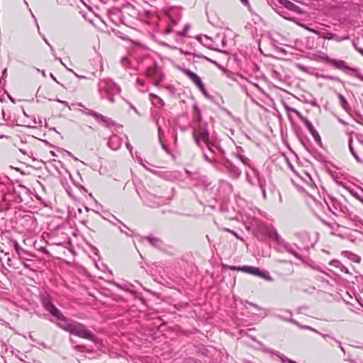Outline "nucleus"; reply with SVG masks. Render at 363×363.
<instances>
[{
  "label": "nucleus",
  "mask_w": 363,
  "mask_h": 363,
  "mask_svg": "<svg viewBox=\"0 0 363 363\" xmlns=\"http://www.w3.org/2000/svg\"><path fill=\"white\" fill-rule=\"evenodd\" d=\"M40 302L43 308L51 315L52 318L49 319L51 323L79 337L89 340L94 343L99 342V338L87 330L85 325L65 316L61 311L53 304L52 298L48 294H42Z\"/></svg>",
  "instance_id": "obj_1"
},
{
  "label": "nucleus",
  "mask_w": 363,
  "mask_h": 363,
  "mask_svg": "<svg viewBox=\"0 0 363 363\" xmlns=\"http://www.w3.org/2000/svg\"><path fill=\"white\" fill-rule=\"evenodd\" d=\"M328 206L334 216L352 218V213L347 206L337 200H332L330 205L328 204Z\"/></svg>",
  "instance_id": "obj_2"
},
{
  "label": "nucleus",
  "mask_w": 363,
  "mask_h": 363,
  "mask_svg": "<svg viewBox=\"0 0 363 363\" xmlns=\"http://www.w3.org/2000/svg\"><path fill=\"white\" fill-rule=\"evenodd\" d=\"M171 198L157 196L147 192L145 197V203L151 208H156L160 206L167 204L170 202Z\"/></svg>",
  "instance_id": "obj_3"
},
{
  "label": "nucleus",
  "mask_w": 363,
  "mask_h": 363,
  "mask_svg": "<svg viewBox=\"0 0 363 363\" xmlns=\"http://www.w3.org/2000/svg\"><path fill=\"white\" fill-rule=\"evenodd\" d=\"M82 111L86 115L94 117L96 121H97L99 123H102L107 128L116 125L115 123L111 118H107L106 116H104L102 114L96 112L95 111L87 109L86 112H84L82 110Z\"/></svg>",
  "instance_id": "obj_4"
},
{
  "label": "nucleus",
  "mask_w": 363,
  "mask_h": 363,
  "mask_svg": "<svg viewBox=\"0 0 363 363\" xmlns=\"http://www.w3.org/2000/svg\"><path fill=\"white\" fill-rule=\"evenodd\" d=\"M333 65L340 70L353 72L359 79L363 82V75L359 73L358 69L348 67L345 61L333 60Z\"/></svg>",
  "instance_id": "obj_5"
},
{
  "label": "nucleus",
  "mask_w": 363,
  "mask_h": 363,
  "mask_svg": "<svg viewBox=\"0 0 363 363\" xmlns=\"http://www.w3.org/2000/svg\"><path fill=\"white\" fill-rule=\"evenodd\" d=\"M107 84L115 86V82H113L111 79H103L99 80L98 83V92L102 99H107L108 96L113 94L106 89V84Z\"/></svg>",
  "instance_id": "obj_6"
},
{
  "label": "nucleus",
  "mask_w": 363,
  "mask_h": 363,
  "mask_svg": "<svg viewBox=\"0 0 363 363\" xmlns=\"http://www.w3.org/2000/svg\"><path fill=\"white\" fill-rule=\"evenodd\" d=\"M193 133L200 136L203 142L207 141L210 138L206 123H201V124L194 129Z\"/></svg>",
  "instance_id": "obj_7"
},
{
  "label": "nucleus",
  "mask_w": 363,
  "mask_h": 363,
  "mask_svg": "<svg viewBox=\"0 0 363 363\" xmlns=\"http://www.w3.org/2000/svg\"><path fill=\"white\" fill-rule=\"evenodd\" d=\"M223 165L228 169L232 177L237 179L241 175V170L229 160H226Z\"/></svg>",
  "instance_id": "obj_8"
},
{
  "label": "nucleus",
  "mask_w": 363,
  "mask_h": 363,
  "mask_svg": "<svg viewBox=\"0 0 363 363\" xmlns=\"http://www.w3.org/2000/svg\"><path fill=\"white\" fill-rule=\"evenodd\" d=\"M123 140L121 137L116 134H113L110 136L108 141V146L113 150H118L122 145Z\"/></svg>",
  "instance_id": "obj_9"
},
{
  "label": "nucleus",
  "mask_w": 363,
  "mask_h": 363,
  "mask_svg": "<svg viewBox=\"0 0 363 363\" xmlns=\"http://www.w3.org/2000/svg\"><path fill=\"white\" fill-rule=\"evenodd\" d=\"M179 69L182 73L188 77L197 87L203 83L201 78L190 69L184 67H179Z\"/></svg>",
  "instance_id": "obj_10"
},
{
  "label": "nucleus",
  "mask_w": 363,
  "mask_h": 363,
  "mask_svg": "<svg viewBox=\"0 0 363 363\" xmlns=\"http://www.w3.org/2000/svg\"><path fill=\"white\" fill-rule=\"evenodd\" d=\"M146 74L149 77H159L160 79H162L164 77V74L162 73L160 67L156 63L147 69Z\"/></svg>",
  "instance_id": "obj_11"
},
{
  "label": "nucleus",
  "mask_w": 363,
  "mask_h": 363,
  "mask_svg": "<svg viewBox=\"0 0 363 363\" xmlns=\"http://www.w3.org/2000/svg\"><path fill=\"white\" fill-rule=\"evenodd\" d=\"M142 240H147L152 247L158 250H161L164 246L163 241L160 238L155 237L153 235H149L147 236L143 237Z\"/></svg>",
  "instance_id": "obj_12"
},
{
  "label": "nucleus",
  "mask_w": 363,
  "mask_h": 363,
  "mask_svg": "<svg viewBox=\"0 0 363 363\" xmlns=\"http://www.w3.org/2000/svg\"><path fill=\"white\" fill-rule=\"evenodd\" d=\"M230 269L233 270L238 269L239 271H242L243 272H246L255 276H258V274L259 273V269L253 266H243L241 267H232Z\"/></svg>",
  "instance_id": "obj_13"
},
{
  "label": "nucleus",
  "mask_w": 363,
  "mask_h": 363,
  "mask_svg": "<svg viewBox=\"0 0 363 363\" xmlns=\"http://www.w3.org/2000/svg\"><path fill=\"white\" fill-rule=\"evenodd\" d=\"M277 1L287 9L296 13H301V9L298 6L290 1L289 0H277Z\"/></svg>",
  "instance_id": "obj_14"
},
{
  "label": "nucleus",
  "mask_w": 363,
  "mask_h": 363,
  "mask_svg": "<svg viewBox=\"0 0 363 363\" xmlns=\"http://www.w3.org/2000/svg\"><path fill=\"white\" fill-rule=\"evenodd\" d=\"M203 143L211 152H214L215 150H218L222 155L224 154V150L218 146L216 140H212L209 138L207 141H204Z\"/></svg>",
  "instance_id": "obj_15"
},
{
  "label": "nucleus",
  "mask_w": 363,
  "mask_h": 363,
  "mask_svg": "<svg viewBox=\"0 0 363 363\" xmlns=\"http://www.w3.org/2000/svg\"><path fill=\"white\" fill-rule=\"evenodd\" d=\"M281 247H283V248L287 252H289V254L292 255L293 256H294L296 258L300 259V260H302L303 258H302V256L301 255H299L298 253H297L291 247V245L286 242L285 240L283 241V242L280 245Z\"/></svg>",
  "instance_id": "obj_16"
},
{
  "label": "nucleus",
  "mask_w": 363,
  "mask_h": 363,
  "mask_svg": "<svg viewBox=\"0 0 363 363\" xmlns=\"http://www.w3.org/2000/svg\"><path fill=\"white\" fill-rule=\"evenodd\" d=\"M281 247H283V248L287 252H289V254L292 255L293 256H294L296 258L300 259V260H302L303 258H302V256L301 255H299L298 253H297L291 247V245L286 242L285 240L283 241V242L280 245Z\"/></svg>",
  "instance_id": "obj_17"
},
{
  "label": "nucleus",
  "mask_w": 363,
  "mask_h": 363,
  "mask_svg": "<svg viewBox=\"0 0 363 363\" xmlns=\"http://www.w3.org/2000/svg\"><path fill=\"white\" fill-rule=\"evenodd\" d=\"M281 247H283V248L287 252H289V254L292 255L293 256H294L296 258L300 259V260H302L303 258H302V256L301 255H299L298 253H297L291 247V245L286 242L285 240L283 241V242L280 245Z\"/></svg>",
  "instance_id": "obj_18"
},
{
  "label": "nucleus",
  "mask_w": 363,
  "mask_h": 363,
  "mask_svg": "<svg viewBox=\"0 0 363 363\" xmlns=\"http://www.w3.org/2000/svg\"><path fill=\"white\" fill-rule=\"evenodd\" d=\"M281 247H283V248L287 252H289V254L292 255L293 256H294L296 258L300 259V260H302L303 258H302V256L301 255H299L298 253H297L291 247V245L286 242L285 240L283 241V242L280 245Z\"/></svg>",
  "instance_id": "obj_19"
},
{
  "label": "nucleus",
  "mask_w": 363,
  "mask_h": 363,
  "mask_svg": "<svg viewBox=\"0 0 363 363\" xmlns=\"http://www.w3.org/2000/svg\"><path fill=\"white\" fill-rule=\"evenodd\" d=\"M320 37L324 39H328V40H335L337 42H340L343 40H347L349 38V36L340 38V37L337 36V35L329 33V32H322Z\"/></svg>",
  "instance_id": "obj_20"
},
{
  "label": "nucleus",
  "mask_w": 363,
  "mask_h": 363,
  "mask_svg": "<svg viewBox=\"0 0 363 363\" xmlns=\"http://www.w3.org/2000/svg\"><path fill=\"white\" fill-rule=\"evenodd\" d=\"M202 45L208 49L220 51L219 48L216 47V45L215 41L207 35H203V42H202Z\"/></svg>",
  "instance_id": "obj_21"
},
{
  "label": "nucleus",
  "mask_w": 363,
  "mask_h": 363,
  "mask_svg": "<svg viewBox=\"0 0 363 363\" xmlns=\"http://www.w3.org/2000/svg\"><path fill=\"white\" fill-rule=\"evenodd\" d=\"M269 236L270 238L274 240L277 244L281 245L284 240L281 238V236L278 234L276 230H272L269 232Z\"/></svg>",
  "instance_id": "obj_22"
},
{
  "label": "nucleus",
  "mask_w": 363,
  "mask_h": 363,
  "mask_svg": "<svg viewBox=\"0 0 363 363\" xmlns=\"http://www.w3.org/2000/svg\"><path fill=\"white\" fill-rule=\"evenodd\" d=\"M337 96L339 98L340 104L342 106V108L345 111L349 112V111H350V106H349V104H348L347 101L345 98V96L342 94H338Z\"/></svg>",
  "instance_id": "obj_23"
},
{
  "label": "nucleus",
  "mask_w": 363,
  "mask_h": 363,
  "mask_svg": "<svg viewBox=\"0 0 363 363\" xmlns=\"http://www.w3.org/2000/svg\"><path fill=\"white\" fill-rule=\"evenodd\" d=\"M291 321V323L296 325L298 328H299L300 329H306V330H309L311 331H313L315 333H318V334H320L322 335V333H320V332H318L316 329L312 328L311 326H309V325H303L301 324H300L298 321L296 320H290Z\"/></svg>",
  "instance_id": "obj_24"
},
{
  "label": "nucleus",
  "mask_w": 363,
  "mask_h": 363,
  "mask_svg": "<svg viewBox=\"0 0 363 363\" xmlns=\"http://www.w3.org/2000/svg\"><path fill=\"white\" fill-rule=\"evenodd\" d=\"M258 184H259L260 189L262 190L263 198L264 199H267V184H266L265 180L259 177H258Z\"/></svg>",
  "instance_id": "obj_25"
},
{
  "label": "nucleus",
  "mask_w": 363,
  "mask_h": 363,
  "mask_svg": "<svg viewBox=\"0 0 363 363\" xmlns=\"http://www.w3.org/2000/svg\"><path fill=\"white\" fill-rule=\"evenodd\" d=\"M352 138H350V143H349V149H350V152L352 153V155L354 156V157L355 158V160L359 162V163H362V160L358 157V155H357L356 152L354 151L352 145Z\"/></svg>",
  "instance_id": "obj_26"
},
{
  "label": "nucleus",
  "mask_w": 363,
  "mask_h": 363,
  "mask_svg": "<svg viewBox=\"0 0 363 363\" xmlns=\"http://www.w3.org/2000/svg\"><path fill=\"white\" fill-rule=\"evenodd\" d=\"M257 277H261V278H262L265 280L269 281H273V278L270 276L269 272H262L260 269H259V273L258 274Z\"/></svg>",
  "instance_id": "obj_27"
},
{
  "label": "nucleus",
  "mask_w": 363,
  "mask_h": 363,
  "mask_svg": "<svg viewBox=\"0 0 363 363\" xmlns=\"http://www.w3.org/2000/svg\"><path fill=\"white\" fill-rule=\"evenodd\" d=\"M203 157L206 162L217 167V161L215 159H211L204 151L203 152Z\"/></svg>",
  "instance_id": "obj_28"
},
{
  "label": "nucleus",
  "mask_w": 363,
  "mask_h": 363,
  "mask_svg": "<svg viewBox=\"0 0 363 363\" xmlns=\"http://www.w3.org/2000/svg\"><path fill=\"white\" fill-rule=\"evenodd\" d=\"M193 138L196 145L203 152V146L201 143L202 139L200 136L193 133Z\"/></svg>",
  "instance_id": "obj_29"
},
{
  "label": "nucleus",
  "mask_w": 363,
  "mask_h": 363,
  "mask_svg": "<svg viewBox=\"0 0 363 363\" xmlns=\"http://www.w3.org/2000/svg\"><path fill=\"white\" fill-rule=\"evenodd\" d=\"M162 128L158 125V134H159V139H160V141L162 144V149L168 154L170 153V150L169 149V147L165 145L163 143H162V140H161V134H162Z\"/></svg>",
  "instance_id": "obj_30"
},
{
  "label": "nucleus",
  "mask_w": 363,
  "mask_h": 363,
  "mask_svg": "<svg viewBox=\"0 0 363 363\" xmlns=\"http://www.w3.org/2000/svg\"><path fill=\"white\" fill-rule=\"evenodd\" d=\"M270 74H271V77L274 79L279 81V82L281 81V75L280 74V73L278 71L272 69L270 72Z\"/></svg>",
  "instance_id": "obj_31"
},
{
  "label": "nucleus",
  "mask_w": 363,
  "mask_h": 363,
  "mask_svg": "<svg viewBox=\"0 0 363 363\" xmlns=\"http://www.w3.org/2000/svg\"><path fill=\"white\" fill-rule=\"evenodd\" d=\"M322 336L326 339L327 337L328 338H330L331 340H333L334 342H335L336 343H337L341 349V350L345 353V349L344 347L342 346V343L340 341L336 340L335 337L330 336V335H328V334H322Z\"/></svg>",
  "instance_id": "obj_32"
},
{
  "label": "nucleus",
  "mask_w": 363,
  "mask_h": 363,
  "mask_svg": "<svg viewBox=\"0 0 363 363\" xmlns=\"http://www.w3.org/2000/svg\"><path fill=\"white\" fill-rule=\"evenodd\" d=\"M312 135H313L314 140L318 143V145L320 147H322L321 138H320V135H319V133H318V131L316 130L315 132L313 133Z\"/></svg>",
  "instance_id": "obj_33"
},
{
  "label": "nucleus",
  "mask_w": 363,
  "mask_h": 363,
  "mask_svg": "<svg viewBox=\"0 0 363 363\" xmlns=\"http://www.w3.org/2000/svg\"><path fill=\"white\" fill-rule=\"evenodd\" d=\"M238 157L240 159V160L245 165H247L250 167V159L245 156L238 155Z\"/></svg>",
  "instance_id": "obj_34"
},
{
  "label": "nucleus",
  "mask_w": 363,
  "mask_h": 363,
  "mask_svg": "<svg viewBox=\"0 0 363 363\" xmlns=\"http://www.w3.org/2000/svg\"><path fill=\"white\" fill-rule=\"evenodd\" d=\"M306 30L318 35L319 37H320V35H321V33L322 31H320V30H318L316 29H314V28H310V27H308V26H302Z\"/></svg>",
  "instance_id": "obj_35"
},
{
  "label": "nucleus",
  "mask_w": 363,
  "mask_h": 363,
  "mask_svg": "<svg viewBox=\"0 0 363 363\" xmlns=\"http://www.w3.org/2000/svg\"><path fill=\"white\" fill-rule=\"evenodd\" d=\"M198 89L201 91V93L206 97L209 98V95L207 92V90L205 88L203 83H202L200 86H198Z\"/></svg>",
  "instance_id": "obj_36"
},
{
  "label": "nucleus",
  "mask_w": 363,
  "mask_h": 363,
  "mask_svg": "<svg viewBox=\"0 0 363 363\" xmlns=\"http://www.w3.org/2000/svg\"><path fill=\"white\" fill-rule=\"evenodd\" d=\"M329 264L331 265V266H334L337 268H340V267H342V263L337 260V259H333L331 260L330 262H329Z\"/></svg>",
  "instance_id": "obj_37"
},
{
  "label": "nucleus",
  "mask_w": 363,
  "mask_h": 363,
  "mask_svg": "<svg viewBox=\"0 0 363 363\" xmlns=\"http://www.w3.org/2000/svg\"><path fill=\"white\" fill-rule=\"evenodd\" d=\"M225 231H227V232H228V233H231V234H232V235H234L237 239H238V240H241V241H244L243 238H241V237H240V236H239V235H238L236 232H235L234 230H230V229H229V228H225Z\"/></svg>",
  "instance_id": "obj_38"
},
{
  "label": "nucleus",
  "mask_w": 363,
  "mask_h": 363,
  "mask_svg": "<svg viewBox=\"0 0 363 363\" xmlns=\"http://www.w3.org/2000/svg\"><path fill=\"white\" fill-rule=\"evenodd\" d=\"M274 316L276 317L278 319H280L281 320L286 321V322H289V323H291L290 320H295L293 318H285L283 315H279V314H274Z\"/></svg>",
  "instance_id": "obj_39"
},
{
  "label": "nucleus",
  "mask_w": 363,
  "mask_h": 363,
  "mask_svg": "<svg viewBox=\"0 0 363 363\" xmlns=\"http://www.w3.org/2000/svg\"><path fill=\"white\" fill-rule=\"evenodd\" d=\"M320 59L323 62H326L328 63H330L331 65H333V61L334 59H331L330 58L328 55H324V56H322L320 57Z\"/></svg>",
  "instance_id": "obj_40"
},
{
  "label": "nucleus",
  "mask_w": 363,
  "mask_h": 363,
  "mask_svg": "<svg viewBox=\"0 0 363 363\" xmlns=\"http://www.w3.org/2000/svg\"><path fill=\"white\" fill-rule=\"evenodd\" d=\"M307 129H311L312 123L306 118L302 121Z\"/></svg>",
  "instance_id": "obj_41"
},
{
  "label": "nucleus",
  "mask_w": 363,
  "mask_h": 363,
  "mask_svg": "<svg viewBox=\"0 0 363 363\" xmlns=\"http://www.w3.org/2000/svg\"><path fill=\"white\" fill-rule=\"evenodd\" d=\"M190 28V24L187 23L184 26V28L183 30V31H182L180 33H179V35L180 36H185L186 35V33H187V31L189 30Z\"/></svg>",
  "instance_id": "obj_42"
},
{
  "label": "nucleus",
  "mask_w": 363,
  "mask_h": 363,
  "mask_svg": "<svg viewBox=\"0 0 363 363\" xmlns=\"http://www.w3.org/2000/svg\"><path fill=\"white\" fill-rule=\"evenodd\" d=\"M323 78H325L326 79L334 80V81L339 82H341V79L340 78H338L337 77H333L330 75H325L323 77Z\"/></svg>",
  "instance_id": "obj_43"
},
{
  "label": "nucleus",
  "mask_w": 363,
  "mask_h": 363,
  "mask_svg": "<svg viewBox=\"0 0 363 363\" xmlns=\"http://www.w3.org/2000/svg\"><path fill=\"white\" fill-rule=\"evenodd\" d=\"M194 108L195 110H196V111H197V119H198V121L199 122V124H201V123H203V122L201 121V115L200 113V111H199V108H197L196 105L194 106Z\"/></svg>",
  "instance_id": "obj_44"
},
{
  "label": "nucleus",
  "mask_w": 363,
  "mask_h": 363,
  "mask_svg": "<svg viewBox=\"0 0 363 363\" xmlns=\"http://www.w3.org/2000/svg\"><path fill=\"white\" fill-rule=\"evenodd\" d=\"M352 45H353V47L355 48V50L357 51H358L359 53H361L362 55H363V48H359L357 46V43L354 41L352 42Z\"/></svg>",
  "instance_id": "obj_45"
},
{
  "label": "nucleus",
  "mask_w": 363,
  "mask_h": 363,
  "mask_svg": "<svg viewBox=\"0 0 363 363\" xmlns=\"http://www.w3.org/2000/svg\"><path fill=\"white\" fill-rule=\"evenodd\" d=\"M293 112L296 113V115L301 121H303L306 118L298 111L294 109L293 110Z\"/></svg>",
  "instance_id": "obj_46"
},
{
  "label": "nucleus",
  "mask_w": 363,
  "mask_h": 363,
  "mask_svg": "<svg viewBox=\"0 0 363 363\" xmlns=\"http://www.w3.org/2000/svg\"><path fill=\"white\" fill-rule=\"evenodd\" d=\"M194 57H200V58H203V59L206 60L208 62H212L213 64H216V62L215 61H213V60H211V59H210V58H208V57H207L206 56L199 55H195V54L194 55Z\"/></svg>",
  "instance_id": "obj_47"
},
{
  "label": "nucleus",
  "mask_w": 363,
  "mask_h": 363,
  "mask_svg": "<svg viewBox=\"0 0 363 363\" xmlns=\"http://www.w3.org/2000/svg\"><path fill=\"white\" fill-rule=\"evenodd\" d=\"M247 303L250 306H252V307L255 308H256V309H257V310H260V309H262V308H261V307H259V306L258 305H257L256 303H252V302H249V301H247Z\"/></svg>",
  "instance_id": "obj_48"
},
{
  "label": "nucleus",
  "mask_w": 363,
  "mask_h": 363,
  "mask_svg": "<svg viewBox=\"0 0 363 363\" xmlns=\"http://www.w3.org/2000/svg\"><path fill=\"white\" fill-rule=\"evenodd\" d=\"M113 92L116 91L117 93H120L121 91V87L115 83V86H113Z\"/></svg>",
  "instance_id": "obj_49"
},
{
  "label": "nucleus",
  "mask_w": 363,
  "mask_h": 363,
  "mask_svg": "<svg viewBox=\"0 0 363 363\" xmlns=\"http://www.w3.org/2000/svg\"><path fill=\"white\" fill-rule=\"evenodd\" d=\"M106 89H107L108 91H110V92H111V93L113 94V88H114V87H113V85H112V84H106Z\"/></svg>",
  "instance_id": "obj_50"
},
{
  "label": "nucleus",
  "mask_w": 363,
  "mask_h": 363,
  "mask_svg": "<svg viewBox=\"0 0 363 363\" xmlns=\"http://www.w3.org/2000/svg\"><path fill=\"white\" fill-rule=\"evenodd\" d=\"M267 188L271 191V193H273L274 191L275 190V187L272 184H269L267 185Z\"/></svg>",
  "instance_id": "obj_51"
},
{
  "label": "nucleus",
  "mask_w": 363,
  "mask_h": 363,
  "mask_svg": "<svg viewBox=\"0 0 363 363\" xmlns=\"http://www.w3.org/2000/svg\"><path fill=\"white\" fill-rule=\"evenodd\" d=\"M74 348L78 351H82L85 349V347L84 345H75Z\"/></svg>",
  "instance_id": "obj_52"
},
{
  "label": "nucleus",
  "mask_w": 363,
  "mask_h": 363,
  "mask_svg": "<svg viewBox=\"0 0 363 363\" xmlns=\"http://www.w3.org/2000/svg\"><path fill=\"white\" fill-rule=\"evenodd\" d=\"M340 270H341L342 272H345V273H347V274H348V273H349V270H348V269H347L346 267L343 266L342 264V267H340Z\"/></svg>",
  "instance_id": "obj_53"
},
{
  "label": "nucleus",
  "mask_w": 363,
  "mask_h": 363,
  "mask_svg": "<svg viewBox=\"0 0 363 363\" xmlns=\"http://www.w3.org/2000/svg\"><path fill=\"white\" fill-rule=\"evenodd\" d=\"M121 63L123 64L125 66H126V65L125 64V62H127V64H128V60L126 57H123L121 58Z\"/></svg>",
  "instance_id": "obj_54"
},
{
  "label": "nucleus",
  "mask_w": 363,
  "mask_h": 363,
  "mask_svg": "<svg viewBox=\"0 0 363 363\" xmlns=\"http://www.w3.org/2000/svg\"><path fill=\"white\" fill-rule=\"evenodd\" d=\"M196 39L200 42L201 44H202V42H203V36H201V35H197L196 37Z\"/></svg>",
  "instance_id": "obj_55"
},
{
  "label": "nucleus",
  "mask_w": 363,
  "mask_h": 363,
  "mask_svg": "<svg viewBox=\"0 0 363 363\" xmlns=\"http://www.w3.org/2000/svg\"><path fill=\"white\" fill-rule=\"evenodd\" d=\"M107 99L111 102V103H114L115 102V99L113 96V94H111L109 96L107 97Z\"/></svg>",
  "instance_id": "obj_56"
},
{
  "label": "nucleus",
  "mask_w": 363,
  "mask_h": 363,
  "mask_svg": "<svg viewBox=\"0 0 363 363\" xmlns=\"http://www.w3.org/2000/svg\"><path fill=\"white\" fill-rule=\"evenodd\" d=\"M49 48H50V51H51V52H52V55L54 56V57L55 58V57H57V56L55 55V49H54L53 46L50 45V47H49Z\"/></svg>",
  "instance_id": "obj_57"
},
{
  "label": "nucleus",
  "mask_w": 363,
  "mask_h": 363,
  "mask_svg": "<svg viewBox=\"0 0 363 363\" xmlns=\"http://www.w3.org/2000/svg\"><path fill=\"white\" fill-rule=\"evenodd\" d=\"M68 70L71 72H72L78 78H86L84 76H80V75H78L77 73H75L72 69H68Z\"/></svg>",
  "instance_id": "obj_58"
},
{
  "label": "nucleus",
  "mask_w": 363,
  "mask_h": 363,
  "mask_svg": "<svg viewBox=\"0 0 363 363\" xmlns=\"http://www.w3.org/2000/svg\"><path fill=\"white\" fill-rule=\"evenodd\" d=\"M55 60H58L60 62V63L66 68V69H69L67 67V66L65 65V63L62 61V59L60 57H55Z\"/></svg>",
  "instance_id": "obj_59"
},
{
  "label": "nucleus",
  "mask_w": 363,
  "mask_h": 363,
  "mask_svg": "<svg viewBox=\"0 0 363 363\" xmlns=\"http://www.w3.org/2000/svg\"><path fill=\"white\" fill-rule=\"evenodd\" d=\"M55 60H58L60 62V63L66 68V69H69L67 67V66L65 65V63L62 61V59L60 57H55Z\"/></svg>",
  "instance_id": "obj_60"
},
{
  "label": "nucleus",
  "mask_w": 363,
  "mask_h": 363,
  "mask_svg": "<svg viewBox=\"0 0 363 363\" xmlns=\"http://www.w3.org/2000/svg\"><path fill=\"white\" fill-rule=\"evenodd\" d=\"M14 247H15L16 250L17 252H18V250H20V245H18V243L17 242H15Z\"/></svg>",
  "instance_id": "obj_61"
},
{
  "label": "nucleus",
  "mask_w": 363,
  "mask_h": 363,
  "mask_svg": "<svg viewBox=\"0 0 363 363\" xmlns=\"http://www.w3.org/2000/svg\"><path fill=\"white\" fill-rule=\"evenodd\" d=\"M125 145H126L127 148H128V149L129 150V151L131 152H132V150H133V147H132V146L130 145V143H126V144H125Z\"/></svg>",
  "instance_id": "obj_62"
},
{
  "label": "nucleus",
  "mask_w": 363,
  "mask_h": 363,
  "mask_svg": "<svg viewBox=\"0 0 363 363\" xmlns=\"http://www.w3.org/2000/svg\"><path fill=\"white\" fill-rule=\"evenodd\" d=\"M221 45H222V47H225L226 45V40L224 38H222V39H221Z\"/></svg>",
  "instance_id": "obj_63"
},
{
  "label": "nucleus",
  "mask_w": 363,
  "mask_h": 363,
  "mask_svg": "<svg viewBox=\"0 0 363 363\" xmlns=\"http://www.w3.org/2000/svg\"><path fill=\"white\" fill-rule=\"evenodd\" d=\"M284 106H285L286 110L288 112H289V111L293 112V110H294V108H290V107H289V106H286V105H285Z\"/></svg>",
  "instance_id": "obj_64"
}]
</instances>
